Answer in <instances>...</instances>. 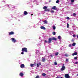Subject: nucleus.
<instances>
[{
    "label": "nucleus",
    "mask_w": 78,
    "mask_h": 78,
    "mask_svg": "<svg viewBox=\"0 0 78 78\" xmlns=\"http://www.w3.org/2000/svg\"><path fill=\"white\" fill-rule=\"evenodd\" d=\"M76 45V43H73L72 44L73 46H75Z\"/></svg>",
    "instance_id": "obj_22"
},
{
    "label": "nucleus",
    "mask_w": 78,
    "mask_h": 78,
    "mask_svg": "<svg viewBox=\"0 0 78 78\" xmlns=\"http://www.w3.org/2000/svg\"><path fill=\"white\" fill-rule=\"evenodd\" d=\"M66 19H67V20H69V19H70V18L69 17H66Z\"/></svg>",
    "instance_id": "obj_29"
},
{
    "label": "nucleus",
    "mask_w": 78,
    "mask_h": 78,
    "mask_svg": "<svg viewBox=\"0 0 78 78\" xmlns=\"http://www.w3.org/2000/svg\"><path fill=\"white\" fill-rule=\"evenodd\" d=\"M52 28L53 29L55 30V29H56V27H55V26H53Z\"/></svg>",
    "instance_id": "obj_20"
},
{
    "label": "nucleus",
    "mask_w": 78,
    "mask_h": 78,
    "mask_svg": "<svg viewBox=\"0 0 78 78\" xmlns=\"http://www.w3.org/2000/svg\"><path fill=\"white\" fill-rule=\"evenodd\" d=\"M60 78H62V77H60Z\"/></svg>",
    "instance_id": "obj_49"
},
{
    "label": "nucleus",
    "mask_w": 78,
    "mask_h": 78,
    "mask_svg": "<svg viewBox=\"0 0 78 78\" xmlns=\"http://www.w3.org/2000/svg\"><path fill=\"white\" fill-rule=\"evenodd\" d=\"M37 67H39V64H37Z\"/></svg>",
    "instance_id": "obj_32"
},
{
    "label": "nucleus",
    "mask_w": 78,
    "mask_h": 78,
    "mask_svg": "<svg viewBox=\"0 0 78 78\" xmlns=\"http://www.w3.org/2000/svg\"><path fill=\"white\" fill-rule=\"evenodd\" d=\"M69 23H67V27L69 28Z\"/></svg>",
    "instance_id": "obj_28"
},
{
    "label": "nucleus",
    "mask_w": 78,
    "mask_h": 78,
    "mask_svg": "<svg viewBox=\"0 0 78 78\" xmlns=\"http://www.w3.org/2000/svg\"><path fill=\"white\" fill-rule=\"evenodd\" d=\"M66 62H68V61H69V59H68V58H66Z\"/></svg>",
    "instance_id": "obj_33"
},
{
    "label": "nucleus",
    "mask_w": 78,
    "mask_h": 78,
    "mask_svg": "<svg viewBox=\"0 0 78 78\" xmlns=\"http://www.w3.org/2000/svg\"><path fill=\"white\" fill-rule=\"evenodd\" d=\"M23 14L25 16H26V15H27V14H28V12H27L26 11H25L24 12Z\"/></svg>",
    "instance_id": "obj_11"
},
{
    "label": "nucleus",
    "mask_w": 78,
    "mask_h": 78,
    "mask_svg": "<svg viewBox=\"0 0 78 78\" xmlns=\"http://www.w3.org/2000/svg\"><path fill=\"white\" fill-rule=\"evenodd\" d=\"M12 40V41L14 43L15 42H16V40H15L14 38H11Z\"/></svg>",
    "instance_id": "obj_9"
},
{
    "label": "nucleus",
    "mask_w": 78,
    "mask_h": 78,
    "mask_svg": "<svg viewBox=\"0 0 78 78\" xmlns=\"http://www.w3.org/2000/svg\"><path fill=\"white\" fill-rule=\"evenodd\" d=\"M44 22V23H45V24H47V23H48L47 22V20H45Z\"/></svg>",
    "instance_id": "obj_17"
},
{
    "label": "nucleus",
    "mask_w": 78,
    "mask_h": 78,
    "mask_svg": "<svg viewBox=\"0 0 78 78\" xmlns=\"http://www.w3.org/2000/svg\"><path fill=\"white\" fill-rule=\"evenodd\" d=\"M73 16H76V14L75 13H73Z\"/></svg>",
    "instance_id": "obj_34"
},
{
    "label": "nucleus",
    "mask_w": 78,
    "mask_h": 78,
    "mask_svg": "<svg viewBox=\"0 0 78 78\" xmlns=\"http://www.w3.org/2000/svg\"><path fill=\"white\" fill-rule=\"evenodd\" d=\"M34 66V64H30V66L31 67H33V66Z\"/></svg>",
    "instance_id": "obj_27"
},
{
    "label": "nucleus",
    "mask_w": 78,
    "mask_h": 78,
    "mask_svg": "<svg viewBox=\"0 0 78 78\" xmlns=\"http://www.w3.org/2000/svg\"><path fill=\"white\" fill-rule=\"evenodd\" d=\"M50 56H51V58H53V55H50Z\"/></svg>",
    "instance_id": "obj_40"
},
{
    "label": "nucleus",
    "mask_w": 78,
    "mask_h": 78,
    "mask_svg": "<svg viewBox=\"0 0 78 78\" xmlns=\"http://www.w3.org/2000/svg\"><path fill=\"white\" fill-rule=\"evenodd\" d=\"M78 55V53L76 52H75L72 54V55L74 56V55Z\"/></svg>",
    "instance_id": "obj_12"
},
{
    "label": "nucleus",
    "mask_w": 78,
    "mask_h": 78,
    "mask_svg": "<svg viewBox=\"0 0 78 78\" xmlns=\"http://www.w3.org/2000/svg\"><path fill=\"white\" fill-rule=\"evenodd\" d=\"M38 64L39 65H41V62H40Z\"/></svg>",
    "instance_id": "obj_38"
},
{
    "label": "nucleus",
    "mask_w": 78,
    "mask_h": 78,
    "mask_svg": "<svg viewBox=\"0 0 78 78\" xmlns=\"http://www.w3.org/2000/svg\"><path fill=\"white\" fill-rule=\"evenodd\" d=\"M65 56H66V57H68V56H69V55H68V54H65Z\"/></svg>",
    "instance_id": "obj_19"
},
{
    "label": "nucleus",
    "mask_w": 78,
    "mask_h": 78,
    "mask_svg": "<svg viewBox=\"0 0 78 78\" xmlns=\"http://www.w3.org/2000/svg\"><path fill=\"white\" fill-rule=\"evenodd\" d=\"M65 69H66V67H65V66H63L61 68V70L62 72H63V71L64 70H65Z\"/></svg>",
    "instance_id": "obj_5"
},
{
    "label": "nucleus",
    "mask_w": 78,
    "mask_h": 78,
    "mask_svg": "<svg viewBox=\"0 0 78 78\" xmlns=\"http://www.w3.org/2000/svg\"><path fill=\"white\" fill-rule=\"evenodd\" d=\"M65 76L66 78H70V76L68 74H65Z\"/></svg>",
    "instance_id": "obj_6"
},
{
    "label": "nucleus",
    "mask_w": 78,
    "mask_h": 78,
    "mask_svg": "<svg viewBox=\"0 0 78 78\" xmlns=\"http://www.w3.org/2000/svg\"><path fill=\"white\" fill-rule=\"evenodd\" d=\"M52 40L53 41H56V38L55 37H53L52 38Z\"/></svg>",
    "instance_id": "obj_13"
},
{
    "label": "nucleus",
    "mask_w": 78,
    "mask_h": 78,
    "mask_svg": "<svg viewBox=\"0 0 78 78\" xmlns=\"http://www.w3.org/2000/svg\"><path fill=\"white\" fill-rule=\"evenodd\" d=\"M76 35H75L74 34L73 35V37H76Z\"/></svg>",
    "instance_id": "obj_42"
},
{
    "label": "nucleus",
    "mask_w": 78,
    "mask_h": 78,
    "mask_svg": "<svg viewBox=\"0 0 78 78\" xmlns=\"http://www.w3.org/2000/svg\"><path fill=\"white\" fill-rule=\"evenodd\" d=\"M54 65H58V63H57V62H54Z\"/></svg>",
    "instance_id": "obj_24"
},
{
    "label": "nucleus",
    "mask_w": 78,
    "mask_h": 78,
    "mask_svg": "<svg viewBox=\"0 0 78 78\" xmlns=\"http://www.w3.org/2000/svg\"><path fill=\"white\" fill-rule=\"evenodd\" d=\"M41 61L43 62H45L46 61V58H45L44 57H42Z\"/></svg>",
    "instance_id": "obj_3"
},
{
    "label": "nucleus",
    "mask_w": 78,
    "mask_h": 78,
    "mask_svg": "<svg viewBox=\"0 0 78 78\" xmlns=\"http://www.w3.org/2000/svg\"><path fill=\"white\" fill-rule=\"evenodd\" d=\"M55 78H60L58 76H57V77H56Z\"/></svg>",
    "instance_id": "obj_44"
},
{
    "label": "nucleus",
    "mask_w": 78,
    "mask_h": 78,
    "mask_svg": "<svg viewBox=\"0 0 78 78\" xmlns=\"http://www.w3.org/2000/svg\"><path fill=\"white\" fill-rule=\"evenodd\" d=\"M41 29H42V30H45V28L44 27V26H41Z\"/></svg>",
    "instance_id": "obj_14"
},
{
    "label": "nucleus",
    "mask_w": 78,
    "mask_h": 78,
    "mask_svg": "<svg viewBox=\"0 0 78 78\" xmlns=\"http://www.w3.org/2000/svg\"><path fill=\"white\" fill-rule=\"evenodd\" d=\"M71 2L72 3H73V2H75V1L74 0H71Z\"/></svg>",
    "instance_id": "obj_31"
},
{
    "label": "nucleus",
    "mask_w": 78,
    "mask_h": 78,
    "mask_svg": "<svg viewBox=\"0 0 78 78\" xmlns=\"http://www.w3.org/2000/svg\"><path fill=\"white\" fill-rule=\"evenodd\" d=\"M51 0H50L49 2V3H50V2H51Z\"/></svg>",
    "instance_id": "obj_45"
},
{
    "label": "nucleus",
    "mask_w": 78,
    "mask_h": 78,
    "mask_svg": "<svg viewBox=\"0 0 78 78\" xmlns=\"http://www.w3.org/2000/svg\"><path fill=\"white\" fill-rule=\"evenodd\" d=\"M56 7L55 6H53L51 8V9H55V10H57V8H56Z\"/></svg>",
    "instance_id": "obj_7"
},
{
    "label": "nucleus",
    "mask_w": 78,
    "mask_h": 78,
    "mask_svg": "<svg viewBox=\"0 0 78 78\" xmlns=\"http://www.w3.org/2000/svg\"><path fill=\"white\" fill-rule=\"evenodd\" d=\"M51 12H54V10H51Z\"/></svg>",
    "instance_id": "obj_39"
},
{
    "label": "nucleus",
    "mask_w": 78,
    "mask_h": 78,
    "mask_svg": "<svg viewBox=\"0 0 78 78\" xmlns=\"http://www.w3.org/2000/svg\"><path fill=\"white\" fill-rule=\"evenodd\" d=\"M78 62H75L74 63V64H78Z\"/></svg>",
    "instance_id": "obj_35"
},
{
    "label": "nucleus",
    "mask_w": 78,
    "mask_h": 78,
    "mask_svg": "<svg viewBox=\"0 0 78 78\" xmlns=\"http://www.w3.org/2000/svg\"><path fill=\"white\" fill-rule=\"evenodd\" d=\"M63 66H64V64H63Z\"/></svg>",
    "instance_id": "obj_46"
},
{
    "label": "nucleus",
    "mask_w": 78,
    "mask_h": 78,
    "mask_svg": "<svg viewBox=\"0 0 78 78\" xmlns=\"http://www.w3.org/2000/svg\"><path fill=\"white\" fill-rule=\"evenodd\" d=\"M69 47H72V45L70 44L69 45Z\"/></svg>",
    "instance_id": "obj_43"
},
{
    "label": "nucleus",
    "mask_w": 78,
    "mask_h": 78,
    "mask_svg": "<svg viewBox=\"0 0 78 78\" xmlns=\"http://www.w3.org/2000/svg\"><path fill=\"white\" fill-rule=\"evenodd\" d=\"M78 59V57H75L74 58V59L76 60Z\"/></svg>",
    "instance_id": "obj_25"
},
{
    "label": "nucleus",
    "mask_w": 78,
    "mask_h": 78,
    "mask_svg": "<svg viewBox=\"0 0 78 78\" xmlns=\"http://www.w3.org/2000/svg\"><path fill=\"white\" fill-rule=\"evenodd\" d=\"M21 51L23 52H25L27 53L28 52V51H27V48H22Z\"/></svg>",
    "instance_id": "obj_1"
},
{
    "label": "nucleus",
    "mask_w": 78,
    "mask_h": 78,
    "mask_svg": "<svg viewBox=\"0 0 78 78\" xmlns=\"http://www.w3.org/2000/svg\"><path fill=\"white\" fill-rule=\"evenodd\" d=\"M52 41V38H49L48 42V43L50 44V43H51V42Z\"/></svg>",
    "instance_id": "obj_4"
},
{
    "label": "nucleus",
    "mask_w": 78,
    "mask_h": 78,
    "mask_svg": "<svg viewBox=\"0 0 78 78\" xmlns=\"http://www.w3.org/2000/svg\"><path fill=\"white\" fill-rule=\"evenodd\" d=\"M77 39H78V35L77 36Z\"/></svg>",
    "instance_id": "obj_47"
},
{
    "label": "nucleus",
    "mask_w": 78,
    "mask_h": 78,
    "mask_svg": "<svg viewBox=\"0 0 78 78\" xmlns=\"http://www.w3.org/2000/svg\"><path fill=\"white\" fill-rule=\"evenodd\" d=\"M33 14H31V16H33Z\"/></svg>",
    "instance_id": "obj_48"
},
{
    "label": "nucleus",
    "mask_w": 78,
    "mask_h": 78,
    "mask_svg": "<svg viewBox=\"0 0 78 78\" xmlns=\"http://www.w3.org/2000/svg\"><path fill=\"white\" fill-rule=\"evenodd\" d=\"M25 67V65L23 64H21L20 66V67L21 68H22V69H23V68H24Z\"/></svg>",
    "instance_id": "obj_10"
},
{
    "label": "nucleus",
    "mask_w": 78,
    "mask_h": 78,
    "mask_svg": "<svg viewBox=\"0 0 78 78\" xmlns=\"http://www.w3.org/2000/svg\"><path fill=\"white\" fill-rule=\"evenodd\" d=\"M59 55V52H57L55 53V56H58Z\"/></svg>",
    "instance_id": "obj_16"
},
{
    "label": "nucleus",
    "mask_w": 78,
    "mask_h": 78,
    "mask_svg": "<svg viewBox=\"0 0 78 78\" xmlns=\"http://www.w3.org/2000/svg\"><path fill=\"white\" fill-rule=\"evenodd\" d=\"M35 78H39V76H37Z\"/></svg>",
    "instance_id": "obj_30"
},
{
    "label": "nucleus",
    "mask_w": 78,
    "mask_h": 78,
    "mask_svg": "<svg viewBox=\"0 0 78 78\" xmlns=\"http://www.w3.org/2000/svg\"><path fill=\"white\" fill-rule=\"evenodd\" d=\"M43 9H44L45 11H50V9H47V7L46 6H44Z\"/></svg>",
    "instance_id": "obj_2"
},
{
    "label": "nucleus",
    "mask_w": 78,
    "mask_h": 78,
    "mask_svg": "<svg viewBox=\"0 0 78 78\" xmlns=\"http://www.w3.org/2000/svg\"><path fill=\"white\" fill-rule=\"evenodd\" d=\"M58 39H59V40H60L61 39V36H59L58 37Z\"/></svg>",
    "instance_id": "obj_18"
},
{
    "label": "nucleus",
    "mask_w": 78,
    "mask_h": 78,
    "mask_svg": "<svg viewBox=\"0 0 78 78\" xmlns=\"http://www.w3.org/2000/svg\"><path fill=\"white\" fill-rule=\"evenodd\" d=\"M52 34L53 35H56V32L55 31H54L52 32Z\"/></svg>",
    "instance_id": "obj_21"
},
{
    "label": "nucleus",
    "mask_w": 78,
    "mask_h": 78,
    "mask_svg": "<svg viewBox=\"0 0 78 78\" xmlns=\"http://www.w3.org/2000/svg\"><path fill=\"white\" fill-rule=\"evenodd\" d=\"M77 76H78V73L77 74Z\"/></svg>",
    "instance_id": "obj_50"
},
{
    "label": "nucleus",
    "mask_w": 78,
    "mask_h": 78,
    "mask_svg": "<svg viewBox=\"0 0 78 78\" xmlns=\"http://www.w3.org/2000/svg\"><path fill=\"white\" fill-rule=\"evenodd\" d=\"M42 76H45V75H46V74H45V73H43L42 74Z\"/></svg>",
    "instance_id": "obj_23"
},
{
    "label": "nucleus",
    "mask_w": 78,
    "mask_h": 78,
    "mask_svg": "<svg viewBox=\"0 0 78 78\" xmlns=\"http://www.w3.org/2000/svg\"><path fill=\"white\" fill-rule=\"evenodd\" d=\"M20 76H23V74L22 73H20Z\"/></svg>",
    "instance_id": "obj_15"
},
{
    "label": "nucleus",
    "mask_w": 78,
    "mask_h": 78,
    "mask_svg": "<svg viewBox=\"0 0 78 78\" xmlns=\"http://www.w3.org/2000/svg\"><path fill=\"white\" fill-rule=\"evenodd\" d=\"M59 0H57L56 1V3H59Z\"/></svg>",
    "instance_id": "obj_26"
},
{
    "label": "nucleus",
    "mask_w": 78,
    "mask_h": 78,
    "mask_svg": "<svg viewBox=\"0 0 78 78\" xmlns=\"http://www.w3.org/2000/svg\"><path fill=\"white\" fill-rule=\"evenodd\" d=\"M44 41L45 43H47V40H45Z\"/></svg>",
    "instance_id": "obj_41"
},
{
    "label": "nucleus",
    "mask_w": 78,
    "mask_h": 78,
    "mask_svg": "<svg viewBox=\"0 0 78 78\" xmlns=\"http://www.w3.org/2000/svg\"><path fill=\"white\" fill-rule=\"evenodd\" d=\"M72 42H74V40H73V39L72 40Z\"/></svg>",
    "instance_id": "obj_36"
},
{
    "label": "nucleus",
    "mask_w": 78,
    "mask_h": 78,
    "mask_svg": "<svg viewBox=\"0 0 78 78\" xmlns=\"http://www.w3.org/2000/svg\"><path fill=\"white\" fill-rule=\"evenodd\" d=\"M21 55H23V54H24V53H23V52H22L21 53Z\"/></svg>",
    "instance_id": "obj_37"
},
{
    "label": "nucleus",
    "mask_w": 78,
    "mask_h": 78,
    "mask_svg": "<svg viewBox=\"0 0 78 78\" xmlns=\"http://www.w3.org/2000/svg\"><path fill=\"white\" fill-rule=\"evenodd\" d=\"M14 34V33L13 32L11 31L9 32V35H12Z\"/></svg>",
    "instance_id": "obj_8"
}]
</instances>
